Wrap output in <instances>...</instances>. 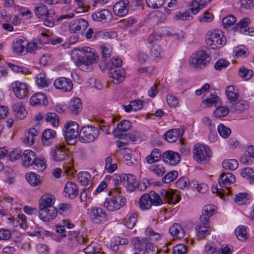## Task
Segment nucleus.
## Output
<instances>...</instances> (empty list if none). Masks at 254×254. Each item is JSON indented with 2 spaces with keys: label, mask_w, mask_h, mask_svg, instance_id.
<instances>
[{
  "label": "nucleus",
  "mask_w": 254,
  "mask_h": 254,
  "mask_svg": "<svg viewBox=\"0 0 254 254\" xmlns=\"http://www.w3.org/2000/svg\"><path fill=\"white\" fill-rule=\"evenodd\" d=\"M88 23L83 18H79L72 20L69 25L70 30L74 33L85 30L88 27Z\"/></svg>",
  "instance_id": "nucleus-17"
},
{
  "label": "nucleus",
  "mask_w": 254,
  "mask_h": 254,
  "mask_svg": "<svg viewBox=\"0 0 254 254\" xmlns=\"http://www.w3.org/2000/svg\"><path fill=\"white\" fill-rule=\"evenodd\" d=\"M235 181V176L231 173H223L219 177V184L221 187H226Z\"/></svg>",
  "instance_id": "nucleus-26"
},
{
  "label": "nucleus",
  "mask_w": 254,
  "mask_h": 254,
  "mask_svg": "<svg viewBox=\"0 0 254 254\" xmlns=\"http://www.w3.org/2000/svg\"><path fill=\"white\" fill-rule=\"evenodd\" d=\"M77 180L82 185L85 186V188L90 186L93 184L91 183V175L87 172H81L77 175Z\"/></svg>",
  "instance_id": "nucleus-33"
},
{
  "label": "nucleus",
  "mask_w": 254,
  "mask_h": 254,
  "mask_svg": "<svg viewBox=\"0 0 254 254\" xmlns=\"http://www.w3.org/2000/svg\"><path fill=\"white\" fill-rule=\"evenodd\" d=\"M241 175L242 177L248 180L250 183H254V170L248 167L241 170Z\"/></svg>",
  "instance_id": "nucleus-44"
},
{
  "label": "nucleus",
  "mask_w": 254,
  "mask_h": 254,
  "mask_svg": "<svg viewBox=\"0 0 254 254\" xmlns=\"http://www.w3.org/2000/svg\"><path fill=\"white\" fill-rule=\"evenodd\" d=\"M222 101L216 95L211 94L209 97L202 101V105L204 107H209L214 105L216 107L221 106Z\"/></svg>",
  "instance_id": "nucleus-27"
},
{
  "label": "nucleus",
  "mask_w": 254,
  "mask_h": 254,
  "mask_svg": "<svg viewBox=\"0 0 254 254\" xmlns=\"http://www.w3.org/2000/svg\"><path fill=\"white\" fill-rule=\"evenodd\" d=\"M249 107V103L244 100H240L232 106V108L234 109V111L239 113L247 110Z\"/></svg>",
  "instance_id": "nucleus-45"
},
{
  "label": "nucleus",
  "mask_w": 254,
  "mask_h": 254,
  "mask_svg": "<svg viewBox=\"0 0 254 254\" xmlns=\"http://www.w3.org/2000/svg\"><path fill=\"white\" fill-rule=\"evenodd\" d=\"M91 219L97 224L104 223L108 221V215L102 208L93 207L91 209Z\"/></svg>",
  "instance_id": "nucleus-9"
},
{
  "label": "nucleus",
  "mask_w": 254,
  "mask_h": 254,
  "mask_svg": "<svg viewBox=\"0 0 254 254\" xmlns=\"http://www.w3.org/2000/svg\"><path fill=\"white\" fill-rule=\"evenodd\" d=\"M73 54L76 55L77 60L75 62L76 66L81 70L89 71L92 69V64L99 60L95 50L89 47L79 48L73 51Z\"/></svg>",
  "instance_id": "nucleus-1"
},
{
  "label": "nucleus",
  "mask_w": 254,
  "mask_h": 254,
  "mask_svg": "<svg viewBox=\"0 0 254 254\" xmlns=\"http://www.w3.org/2000/svg\"><path fill=\"white\" fill-rule=\"evenodd\" d=\"M160 193L162 196L170 204H176L181 199L180 195L171 190H162Z\"/></svg>",
  "instance_id": "nucleus-15"
},
{
  "label": "nucleus",
  "mask_w": 254,
  "mask_h": 254,
  "mask_svg": "<svg viewBox=\"0 0 254 254\" xmlns=\"http://www.w3.org/2000/svg\"><path fill=\"white\" fill-rule=\"evenodd\" d=\"M235 235L237 239L244 241L247 239V232L246 228L244 226H239L235 230Z\"/></svg>",
  "instance_id": "nucleus-47"
},
{
  "label": "nucleus",
  "mask_w": 254,
  "mask_h": 254,
  "mask_svg": "<svg viewBox=\"0 0 254 254\" xmlns=\"http://www.w3.org/2000/svg\"><path fill=\"white\" fill-rule=\"evenodd\" d=\"M55 201V196L49 194L43 195L39 201V210L54 207L53 205Z\"/></svg>",
  "instance_id": "nucleus-18"
},
{
  "label": "nucleus",
  "mask_w": 254,
  "mask_h": 254,
  "mask_svg": "<svg viewBox=\"0 0 254 254\" xmlns=\"http://www.w3.org/2000/svg\"><path fill=\"white\" fill-rule=\"evenodd\" d=\"M196 235L199 239H204L210 234V229L209 222L207 223H201L196 227Z\"/></svg>",
  "instance_id": "nucleus-25"
},
{
  "label": "nucleus",
  "mask_w": 254,
  "mask_h": 254,
  "mask_svg": "<svg viewBox=\"0 0 254 254\" xmlns=\"http://www.w3.org/2000/svg\"><path fill=\"white\" fill-rule=\"evenodd\" d=\"M165 0H146L147 5L150 8H160L164 3Z\"/></svg>",
  "instance_id": "nucleus-62"
},
{
  "label": "nucleus",
  "mask_w": 254,
  "mask_h": 254,
  "mask_svg": "<svg viewBox=\"0 0 254 254\" xmlns=\"http://www.w3.org/2000/svg\"><path fill=\"white\" fill-rule=\"evenodd\" d=\"M55 135L56 132L55 130L51 129H46L43 133L42 142L44 144H45L46 141L53 138Z\"/></svg>",
  "instance_id": "nucleus-64"
},
{
  "label": "nucleus",
  "mask_w": 254,
  "mask_h": 254,
  "mask_svg": "<svg viewBox=\"0 0 254 254\" xmlns=\"http://www.w3.org/2000/svg\"><path fill=\"white\" fill-rule=\"evenodd\" d=\"M111 15V12L107 9H103L96 11L92 14V17L95 21H102L108 19Z\"/></svg>",
  "instance_id": "nucleus-39"
},
{
  "label": "nucleus",
  "mask_w": 254,
  "mask_h": 254,
  "mask_svg": "<svg viewBox=\"0 0 254 254\" xmlns=\"http://www.w3.org/2000/svg\"><path fill=\"white\" fill-rule=\"evenodd\" d=\"M162 52V50L161 47L158 45L153 46L150 50L151 57L157 60L160 59Z\"/></svg>",
  "instance_id": "nucleus-54"
},
{
  "label": "nucleus",
  "mask_w": 254,
  "mask_h": 254,
  "mask_svg": "<svg viewBox=\"0 0 254 254\" xmlns=\"http://www.w3.org/2000/svg\"><path fill=\"white\" fill-rule=\"evenodd\" d=\"M99 136L98 128L92 126L83 127L79 132L80 141L83 143H89L94 141Z\"/></svg>",
  "instance_id": "nucleus-8"
},
{
  "label": "nucleus",
  "mask_w": 254,
  "mask_h": 254,
  "mask_svg": "<svg viewBox=\"0 0 254 254\" xmlns=\"http://www.w3.org/2000/svg\"><path fill=\"white\" fill-rule=\"evenodd\" d=\"M125 72L122 68L116 69L111 67L109 72V77L112 79V81L114 84H119L124 81Z\"/></svg>",
  "instance_id": "nucleus-16"
},
{
  "label": "nucleus",
  "mask_w": 254,
  "mask_h": 254,
  "mask_svg": "<svg viewBox=\"0 0 254 254\" xmlns=\"http://www.w3.org/2000/svg\"><path fill=\"white\" fill-rule=\"evenodd\" d=\"M54 85L56 88L65 92L70 91L73 87L71 80L64 77L58 78L54 82Z\"/></svg>",
  "instance_id": "nucleus-14"
},
{
  "label": "nucleus",
  "mask_w": 254,
  "mask_h": 254,
  "mask_svg": "<svg viewBox=\"0 0 254 254\" xmlns=\"http://www.w3.org/2000/svg\"><path fill=\"white\" fill-rule=\"evenodd\" d=\"M250 21L251 20L248 17L241 19L236 25V30H239L241 33L245 34H249L250 33H251L252 31H249L250 28L249 27Z\"/></svg>",
  "instance_id": "nucleus-30"
},
{
  "label": "nucleus",
  "mask_w": 254,
  "mask_h": 254,
  "mask_svg": "<svg viewBox=\"0 0 254 254\" xmlns=\"http://www.w3.org/2000/svg\"><path fill=\"white\" fill-rule=\"evenodd\" d=\"M30 102L32 105H40L45 106L48 104L46 95L41 92L35 93L32 95L30 98Z\"/></svg>",
  "instance_id": "nucleus-28"
},
{
  "label": "nucleus",
  "mask_w": 254,
  "mask_h": 254,
  "mask_svg": "<svg viewBox=\"0 0 254 254\" xmlns=\"http://www.w3.org/2000/svg\"><path fill=\"white\" fill-rule=\"evenodd\" d=\"M64 127L65 140L69 144H74L76 142L77 137L79 135L78 124L74 121H69L64 125Z\"/></svg>",
  "instance_id": "nucleus-5"
},
{
  "label": "nucleus",
  "mask_w": 254,
  "mask_h": 254,
  "mask_svg": "<svg viewBox=\"0 0 254 254\" xmlns=\"http://www.w3.org/2000/svg\"><path fill=\"white\" fill-rule=\"evenodd\" d=\"M225 94L227 99L230 102H236L239 97L238 88L234 85H229L225 88Z\"/></svg>",
  "instance_id": "nucleus-23"
},
{
  "label": "nucleus",
  "mask_w": 254,
  "mask_h": 254,
  "mask_svg": "<svg viewBox=\"0 0 254 254\" xmlns=\"http://www.w3.org/2000/svg\"><path fill=\"white\" fill-rule=\"evenodd\" d=\"M26 41L18 38L13 40L11 48L14 53L21 55L26 53Z\"/></svg>",
  "instance_id": "nucleus-20"
},
{
  "label": "nucleus",
  "mask_w": 254,
  "mask_h": 254,
  "mask_svg": "<svg viewBox=\"0 0 254 254\" xmlns=\"http://www.w3.org/2000/svg\"><path fill=\"white\" fill-rule=\"evenodd\" d=\"M216 207L213 205H207L203 207L202 214L200 216V223L209 222V218L215 213Z\"/></svg>",
  "instance_id": "nucleus-19"
},
{
  "label": "nucleus",
  "mask_w": 254,
  "mask_h": 254,
  "mask_svg": "<svg viewBox=\"0 0 254 254\" xmlns=\"http://www.w3.org/2000/svg\"><path fill=\"white\" fill-rule=\"evenodd\" d=\"M152 205H160L162 204V200L160 195L154 191H150L148 194Z\"/></svg>",
  "instance_id": "nucleus-49"
},
{
  "label": "nucleus",
  "mask_w": 254,
  "mask_h": 254,
  "mask_svg": "<svg viewBox=\"0 0 254 254\" xmlns=\"http://www.w3.org/2000/svg\"><path fill=\"white\" fill-rule=\"evenodd\" d=\"M117 129L120 132H126L131 127V124L127 120H122L117 125Z\"/></svg>",
  "instance_id": "nucleus-51"
},
{
  "label": "nucleus",
  "mask_w": 254,
  "mask_h": 254,
  "mask_svg": "<svg viewBox=\"0 0 254 254\" xmlns=\"http://www.w3.org/2000/svg\"><path fill=\"white\" fill-rule=\"evenodd\" d=\"M127 199L125 196L119 194L113 195L112 197L107 198L104 202V207L110 211H114L125 206Z\"/></svg>",
  "instance_id": "nucleus-6"
},
{
  "label": "nucleus",
  "mask_w": 254,
  "mask_h": 254,
  "mask_svg": "<svg viewBox=\"0 0 254 254\" xmlns=\"http://www.w3.org/2000/svg\"><path fill=\"white\" fill-rule=\"evenodd\" d=\"M14 95L20 99H23L28 95L27 85L24 82L16 81L11 83Z\"/></svg>",
  "instance_id": "nucleus-10"
},
{
  "label": "nucleus",
  "mask_w": 254,
  "mask_h": 254,
  "mask_svg": "<svg viewBox=\"0 0 254 254\" xmlns=\"http://www.w3.org/2000/svg\"><path fill=\"white\" fill-rule=\"evenodd\" d=\"M69 109L73 114L77 115L80 112L82 109V104L80 99L79 98L72 99L70 102Z\"/></svg>",
  "instance_id": "nucleus-32"
},
{
  "label": "nucleus",
  "mask_w": 254,
  "mask_h": 254,
  "mask_svg": "<svg viewBox=\"0 0 254 254\" xmlns=\"http://www.w3.org/2000/svg\"><path fill=\"white\" fill-rule=\"evenodd\" d=\"M123 177V174L121 175L115 174L112 177L107 176L106 177V180L108 181L109 185L118 186L122 183L123 184V177Z\"/></svg>",
  "instance_id": "nucleus-41"
},
{
  "label": "nucleus",
  "mask_w": 254,
  "mask_h": 254,
  "mask_svg": "<svg viewBox=\"0 0 254 254\" xmlns=\"http://www.w3.org/2000/svg\"><path fill=\"white\" fill-rule=\"evenodd\" d=\"M162 158L161 152L158 149H153L150 155L146 157V161L148 164H153L158 162Z\"/></svg>",
  "instance_id": "nucleus-34"
},
{
  "label": "nucleus",
  "mask_w": 254,
  "mask_h": 254,
  "mask_svg": "<svg viewBox=\"0 0 254 254\" xmlns=\"http://www.w3.org/2000/svg\"><path fill=\"white\" fill-rule=\"evenodd\" d=\"M236 17L232 15L227 16L222 19V23L224 26L226 28H230L233 30H236Z\"/></svg>",
  "instance_id": "nucleus-36"
},
{
  "label": "nucleus",
  "mask_w": 254,
  "mask_h": 254,
  "mask_svg": "<svg viewBox=\"0 0 254 254\" xmlns=\"http://www.w3.org/2000/svg\"><path fill=\"white\" fill-rule=\"evenodd\" d=\"M217 108L214 111V115L216 118H221L227 116L229 113L228 108L222 107H216Z\"/></svg>",
  "instance_id": "nucleus-56"
},
{
  "label": "nucleus",
  "mask_w": 254,
  "mask_h": 254,
  "mask_svg": "<svg viewBox=\"0 0 254 254\" xmlns=\"http://www.w3.org/2000/svg\"><path fill=\"white\" fill-rule=\"evenodd\" d=\"M239 74L240 76L246 80L250 79L253 75V71L252 70L248 69L244 67H242L239 69Z\"/></svg>",
  "instance_id": "nucleus-59"
},
{
  "label": "nucleus",
  "mask_w": 254,
  "mask_h": 254,
  "mask_svg": "<svg viewBox=\"0 0 254 254\" xmlns=\"http://www.w3.org/2000/svg\"><path fill=\"white\" fill-rule=\"evenodd\" d=\"M157 247L153 244L148 243L145 246V252L144 254H158L160 252Z\"/></svg>",
  "instance_id": "nucleus-55"
},
{
  "label": "nucleus",
  "mask_w": 254,
  "mask_h": 254,
  "mask_svg": "<svg viewBox=\"0 0 254 254\" xmlns=\"http://www.w3.org/2000/svg\"><path fill=\"white\" fill-rule=\"evenodd\" d=\"M38 132L34 128H31L25 133L23 141L29 145H32L34 143L35 137L37 135Z\"/></svg>",
  "instance_id": "nucleus-38"
},
{
  "label": "nucleus",
  "mask_w": 254,
  "mask_h": 254,
  "mask_svg": "<svg viewBox=\"0 0 254 254\" xmlns=\"http://www.w3.org/2000/svg\"><path fill=\"white\" fill-rule=\"evenodd\" d=\"M138 203L139 208L142 210L149 209L152 206L148 193L143 194L141 196L139 200Z\"/></svg>",
  "instance_id": "nucleus-37"
},
{
  "label": "nucleus",
  "mask_w": 254,
  "mask_h": 254,
  "mask_svg": "<svg viewBox=\"0 0 254 254\" xmlns=\"http://www.w3.org/2000/svg\"><path fill=\"white\" fill-rule=\"evenodd\" d=\"M123 186H124L127 190L133 191L136 188V179L135 177L131 174H123Z\"/></svg>",
  "instance_id": "nucleus-24"
},
{
  "label": "nucleus",
  "mask_w": 254,
  "mask_h": 254,
  "mask_svg": "<svg viewBox=\"0 0 254 254\" xmlns=\"http://www.w3.org/2000/svg\"><path fill=\"white\" fill-rule=\"evenodd\" d=\"M178 175V173L177 171H172L168 173L162 178V181L165 183H169L175 180Z\"/></svg>",
  "instance_id": "nucleus-60"
},
{
  "label": "nucleus",
  "mask_w": 254,
  "mask_h": 254,
  "mask_svg": "<svg viewBox=\"0 0 254 254\" xmlns=\"http://www.w3.org/2000/svg\"><path fill=\"white\" fill-rule=\"evenodd\" d=\"M35 12L36 15L39 18H43L46 17L47 15H54L55 10L53 9H48L47 7L42 4H37L35 8Z\"/></svg>",
  "instance_id": "nucleus-22"
},
{
  "label": "nucleus",
  "mask_w": 254,
  "mask_h": 254,
  "mask_svg": "<svg viewBox=\"0 0 254 254\" xmlns=\"http://www.w3.org/2000/svg\"><path fill=\"white\" fill-rule=\"evenodd\" d=\"M218 131L222 137L227 138L228 137L231 133V130L230 128L225 126L223 124H220L217 127Z\"/></svg>",
  "instance_id": "nucleus-57"
},
{
  "label": "nucleus",
  "mask_w": 254,
  "mask_h": 254,
  "mask_svg": "<svg viewBox=\"0 0 254 254\" xmlns=\"http://www.w3.org/2000/svg\"><path fill=\"white\" fill-rule=\"evenodd\" d=\"M164 135L165 139L168 142H174L182 135L179 128H173L167 131Z\"/></svg>",
  "instance_id": "nucleus-35"
},
{
  "label": "nucleus",
  "mask_w": 254,
  "mask_h": 254,
  "mask_svg": "<svg viewBox=\"0 0 254 254\" xmlns=\"http://www.w3.org/2000/svg\"><path fill=\"white\" fill-rule=\"evenodd\" d=\"M64 192L66 196L70 199L75 198L78 194V189L75 184L72 182H68L66 183Z\"/></svg>",
  "instance_id": "nucleus-21"
},
{
  "label": "nucleus",
  "mask_w": 254,
  "mask_h": 254,
  "mask_svg": "<svg viewBox=\"0 0 254 254\" xmlns=\"http://www.w3.org/2000/svg\"><path fill=\"white\" fill-rule=\"evenodd\" d=\"M36 154L31 150H25L22 157V165L25 167L33 165V160L35 159Z\"/></svg>",
  "instance_id": "nucleus-29"
},
{
  "label": "nucleus",
  "mask_w": 254,
  "mask_h": 254,
  "mask_svg": "<svg viewBox=\"0 0 254 254\" xmlns=\"http://www.w3.org/2000/svg\"><path fill=\"white\" fill-rule=\"evenodd\" d=\"M193 154L194 160L199 163L205 164L209 160L210 150L202 144H197L194 146Z\"/></svg>",
  "instance_id": "nucleus-7"
},
{
  "label": "nucleus",
  "mask_w": 254,
  "mask_h": 254,
  "mask_svg": "<svg viewBox=\"0 0 254 254\" xmlns=\"http://www.w3.org/2000/svg\"><path fill=\"white\" fill-rule=\"evenodd\" d=\"M146 236L152 241H157L161 238V234L154 232V231L150 227L146 228L145 231Z\"/></svg>",
  "instance_id": "nucleus-53"
},
{
  "label": "nucleus",
  "mask_w": 254,
  "mask_h": 254,
  "mask_svg": "<svg viewBox=\"0 0 254 254\" xmlns=\"http://www.w3.org/2000/svg\"><path fill=\"white\" fill-rule=\"evenodd\" d=\"M211 59L206 52L199 50L191 55L189 61L190 64L193 67L202 68L208 64Z\"/></svg>",
  "instance_id": "nucleus-4"
},
{
  "label": "nucleus",
  "mask_w": 254,
  "mask_h": 254,
  "mask_svg": "<svg viewBox=\"0 0 254 254\" xmlns=\"http://www.w3.org/2000/svg\"><path fill=\"white\" fill-rule=\"evenodd\" d=\"M36 81L37 85L42 88L48 87L50 84V81L45 73L38 74L36 76Z\"/></svg>",
  "instance_id": "nucleus-40"
},
{
  "label": "nucleus",
  "mask_w": 254,
  "mask_h": 254,
  "mask_svg": "<svg viewBox=\"0 0 254 254\" xmlns=\"http://www.w3.org/2000/svg\"><path fill=\"white\" fill-rule=\"evenodd\" d=\"M250 197L249 195L245 193H240L236 195L235 197V201L238 204H244L247 203Z\"/></svg>",
  "instance_id": "nucleus-52"
},
{
  "label": "nucleus",
  "mask_w": 254,
  "mask_h": 254,
  "mask_svg": "<svg viewBox=\"0 0 254 254\" xmlns=\"http://www.w3.org/2000/svg\"><path fill=\"white\" fill-rule=\"evenodd\" d=\"M45 120L50 123L53 126L57 127L59 124L58 116L55 113H48L45 116Z\"/></svg>",
  "instance_id": "nucleus-46"
},
{
  "label": "nucleus",
  "mask_w": 254,
  "mask_h": 254,
  "mask_svg": "<svg viewBox=\"0 0 254 254\" xmlns=\"http://www.w3.org/2000/svg\"><path fill=\"white\" fill-rule=\"evenodd\" d=\"M169 233L172 236L178 239L183 238L185 235V231L178 223H175L170 227Z\"/></svg>",
  "instance_id": "nucleus-31"
},
{
  "label": "nucleus",
  "mask_w": 254,
  "mask_h": 254,
  "mask_svg": "<svg viewBox=\"0 0 254 254\" xmlns=\"http://www.w3.org/2000/svg\"><path fill=\"white\" fill-rule=\"evenodd\" d=\"M13 110L17 117L20 119H23L26 117L27 112L21 103L14 104L13 106Z\"/></svg>",
  "instance_id": "nucleus-43"
},
{
  "label": "nucleus",
  "mask_w": 254,
  "mask_h": 254,
  "mask_svg": "<svg viewBox=\"0 0 254 254\" xmlns=\"http://www.w3.org/2000/svg\"><path fill=\"white\" fill-rule=\"evenodd\" d=\"M37 167L39 171H43L46 168V161L43 157L35 158L33 160V165Z\"/></svg>",
  "instance_id": "nucleus-50"
},
{
  "label": "nucleus",
  "mask_w": 254,
  "mask_h": 254,
  "mask_svg": "<svg viewBox=\"0 0 254 254\" xmlns=\"http://www.w3.org/2000/svg\"><path fill=\"white\" fill-rule=\"evenodd\" d=\"M57 210L56 208L50 207L42 210H39L38 217L43 221L48 222L54 220L57 215Z\"/></svg>",
  "instance_id": "nucleus-13"
},
{
  "label": "nucleus",
  "mask_w": 254,
  "mask_h": 254,
  "mask_svg": "<svg viewBox=\"0 0 254 254\" xmlns=\"http://www.w3.org/2000/svg\"><path fill=\"white\" fill-rule=\"evenodd\" d=\"M188 252V248L183 244L177 245L173 248V254H187Z\"/></svg>",
  "instance_id": "nucleus-61"
},
{
  "label": "nucleus",
  "mask_w": 254,
  "mask_h": 254,
  "mask_svg": "<svg viewBox=\"0 0 254 254\" xmlns=\"http://www.w3.org/2000/svg\"><path fill=\"white\" fill-rule=\"evenodd\" d=\"M238 162L236 159H226L222 163V166L225 169L234 170L238 168Z\"/></svg>",
  "instance_id": "nucleus-48"
},
{
  "label": "nucleus",
  "mask_w": 254,
  "mask_h": 254,
  "mask_svg": "<svg viewBox=\"0 0 254 254\" xmlns=\"http://www.w3.org/2000/svg\"><path fill=\"white\" fill-rule=\"evenodd\" d=\"M162 159L166 164L170 166L176 165L181 160L180 155L171 150L164 152L162 155Z\"/></svg>",
  "instance_id": "nucleus-12"
},
{
  "label": "nucleus",
  "mask_w": 254,
  "mask_h": 254,
  "mask_svg": "<svg viewBox=\"0 0 254 254\" xmlns=\"http://www.w3.org/2000/svg\"><path fill=\"white\" fill-rule=\"evenodd\" d=\"M206 42L213 49L219 48L224 46L226 39L223 32L220 30H216L213 32H208L206 35Z\"/></svg>",
  "instance_id": "nucleus-3"
},
{
  "label": "nucleus",
  "mask_w": 254,
  "mask_h": 254,
  "mask_svg": "<svg viewBox=\"0 0 254 254\" xmlns=\"http://www.w3.org/2000/svg\"><path fill=\"white\" fill-rule=\"evenodd\" d=\"M25 178L27 181L33 187L38 186L41 182L40 176L33 172L27 173Z\"/></svg>",
  "instance_id": "nucleus-42"
},
{
  "label": "nucleus",
  "mask_w": 254,
  "mask_h": 254,
  "mask_svg": "<svg viewBox=\"0 0 254 254\" xmlns=\"http://www.w3.org/2000/svg\"><path fill=\"white\" fill-rule=\"evenodd\" d=\"M51 158L56 162L67 161L64 164V173L67 176H72L74 173V169L72 164L71 159L68 155V150L64 144H58L51 149Z\"/></svg>",
  "instance_id": "nucleus-2"
},
{
  "label": "nucleus",
  "mask_w": 254,
  "mask_h": 254,
  "mask_svg": "<svg viewBox=\"0 0 254 254\" xmlns=\"http://www.w3.org/2000/svg\"><path fill=\"white\" fill-rule=\"evenodd\" d=\"M129 4L128 0H123L117 2L113 6L115 14L119 17H124L128 12Z\"/></svg>",
  "instance_id": "nucleus-11"
},
{
  "label": "nucleus",
  "mask_w": 254,
  "mask_h": 254,
  "mask_svg": "<svg viewBox=\"0 0 254 254\" xmlns=\"http://www.w3.org/2000/svg\"><path fill=\"white\" fill-rule=\"evenodd\" d=\"M149 170L158 176H162L165 173V168L161 165H151Z\"/></svg>",
  "instance_id": "nucleus-63"
},
{
  "label": "nucleus",
  "mask_w": 254,
  "mask_h": 254,
  "mask_svg": "<svg viewBox=\"0 0 254 254\" xmlns=\"http://www.w3.org/2000/svg\"><path fill=\"white\" fill-rule=\"evenodd\" d=\"M190 185L189 179L186 177L180 178L176 183V187L181 190L188 188Z\"/></svg>",
  "instance_id": "nucleus-58"
}]
</instances>
